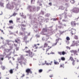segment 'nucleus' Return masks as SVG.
Returning a JSON list of instances; mask_svg holds the SVG:
<instances>
[{
  "label": "nucleus",
  "instance_id": "f257e3e1",
  "mask_svg": "<svg viewBox=\"0 0 79 79\" xmlns=\"http://www.w3.org/2000/svg\"><path fill=\"white\" fill-rule=\"evenodd\" d=\"M76 45H77H77H79V41L77 40L76 41H75V40H74L73 41V43L71 45L72 47H73L74 46H75Z\"/></svg>",
  "mask_w": 79,
  "mask_h": 79
},
{
  "label": "nucleus",
  "instance_id": "f03ea898",
  "mask_svg": "<svg viewBox=\"0 0 79 79\" xmlns=\"http://www.w3.org/2000/svg\"><path fill=\"white\" fill-rule=\"evenodd\" d=\"M21 26V28L22 29V31L23 32L25 31V30H26V28H25L26 26V25L24 24H21V25H19L18 26Z\"/></svg>",
  "mask_w": 79,
  "mask_h": 79
},
{
  "label": "nucleus",
  "instance_id": "7ed1b4c3",
  "mask_svg": "<svg viewBox=\"0 0 79 79\" xmlns=\"http://www.w3.org/2000/svg\"><path fill=\"white\" fill-rule=\"evenodd\" d=\"M73 12L75 13H78L79 12V8H74L73 10Z\"/></svg>",
  "mask_w": 79,
  "mask_h": 79
},
{
  "label": "nucleus",
  "instance_id": "20e7f679",
  "mask_svg": "<svg viewBox=\"0 0 79 79\" xmlns=\"http://www.w3.org/2000/svg\"><path fill=\"white\" fill-rule=\"evenodd\" d=\"M76 29L72 28L71 30H70V33L72 35H74L76 34Z\"/></svg>",
  "mask_w": 79,
  "mask_h": 79
},
{
  "label": "nucleus",
  "instance_id": "39448f33",
  "mask_svg": "<svg viewBox=\"0 0 79 79\" xmlns=\"http://www.w3.org/2000/svg\"><path fill=\"white\" fill-rule=\"evenodd\" d=\"M26 72L28 74H29V73H30L31 74H32V72L31 70V69H27L26 70Z\"/></svg>",
  "mask_w": 79,
  "mask_h": 79
},
{
  "label": "nucleus",
  "instance_id": "423d86ee",
  "mask_svg": "<svg viewBox=\"0 0 79 79\" xmlns=\"http://www.w3.org/2000/svg\"><path fill=\"white\" fill-rule=\"evenodd\" d=\"M37 45H40V44H34V45L32 46L33 48H35V49H38L39 47H38V46H37Z\"/></svg>",
  "mask_w": 79,
  "mask_h": 79
},
{
  "label": "nucleus",
  "instance_id": "0eeeda50",
  "mask_svg": "<svg viewBox=\"0 0 79 79\" xmlns=\"http://www.w3.org/2000/svg\"><path fill=\"white\" fill-rule=\"evenodd\" d=\"M71 53H73L74 55H78V54L77 53V51L76 50H72V51H71Z\"/></svg>",
  "mask_w": 79,
  "mask_h": 79
},
{
  "label": "nucleus",
  "instance_id": "6e6552de",
  "mask_svg": "<svg viewBox=\"0 0 79 79\" xmlns=\"http://www.w3.org/2000/svg\"><path fill=\"white\" fill-rule=\"evenodd\" d=\"M71 24L72 26L73 27L76 26V23H75V21H72L71 23Z\"/></svg>",
  "mask_w": 79,
  "mask_h": 79
},
{
  "label": "nucleus",
  "instance_id": "1a4fd4ad",
  "mask_svg": "<svg viewBox=\"0 0 79 79\" xmlns=\"http://www.w3.org/2000/svg\"><path fill=\"white\" fill-rule=\"evenodd\" d=\"M48 48L46 49V53H47V52H48V51L52 47L51 46H48Z\"/></svg>",
  "mask_w": 79,
  "mask_h": 79
},
{
  "label": "nucleus",
  "instance_id": "9d476101",
  "mask_svg": "<svg viewBox=\"0 0 79 79\" xmlns=\"http://www.w3.org/2000/svg\"><path fill=\"white\" fill-rule=\"evenodd\" d=\"M34 56V55L32 54V52H30L29 53V56H30V57H32Z\"/></svg>",
  "mask_w": 79,
  "mask_h": 79
},
{
  "label": "nucleus",
  "instance_id": "9b49d317",
  "mask_svg": "<svg viewBox=\"0 0 79 79\" xmlns=\"http://www.w3.org/2000/svg\"><path fill=\"white\" fill-rule=\"evenodd\" d=\"M48 44L47 43H45L44 44V48H46V47H48Z\"/></svg>",
  "mask_w": 79,
  "mask_h": 79
},
{
  "label": "nucleus",
  "instance_id": "f8f14e48",
  "mask_svg": "<svg viewBox=\"0 0 79 79\" xmlns=\"http://www.w3.org/2000/svg\"><path fill=\"white\" fill-rule=\"evenodd\" d=\"M53 63V61H51V63L49 64L48 63H47V62H46V61H45V64H46L47 65H52V63Z\"/></svg>",
  "mask_w": 79,
  "mask_h": 79
},
{
  "label": "nucleus",
  "instance_id": "ddd939ff",
  "mask_svg": "<svg viewBox=\"0 0 79 79\" xmlns=\"http://www.w3.org/2000/svg\"><path fill=\"white\" fill-rule=\"evenodd\" d=\"M6 43H7V44L8 45H11V44L10 43V41L9 40H6Z\"/></svg>",
  "mask_w": 79,
  "mask_h": 79
},
{
  "label": "nucleus",
  "instance_id": "4468645a",
  "mask_svg": "<svg viewBox=\"0 0 79 79\" xmlns=\"http://www.w3.org/2000/svg\"><path fill=\"white\" fill-rule=\"evenodd\" d=\"M54 64H56V65H58L59 64V62H57V61H56V60H54Z\"/></svg>",
  "mask_w": 79,
  "mask_h": 79
},
{
  "label": "nucleus",
  "instance_id": "2eb2a0df",
  "mask_svg": "<svg viewBox=\"0 0 79 79\" xmlns=\"http://www.w3.org/2000/svg\"><path fill=\"white\" fill-rule=\"evenodd\" d=\"M43 32H47V29L46 28H44L43 29Z\"/></svg>",
  "mask_w": 79,
  "mask_h": 79
},
{
  "label": "nucleus",
  "instance_id": "dca6fc26",
  "mask_svg": "<svg viewBox=\"0 0 79 79\" xmlns=\"http://www.w3.org/2000/svg\"><path fill=\"white\" fill-rule=\"evenodd\" d=\"M15 42L17 43H18V42H20V40L19 38H17L16 40H15Z\"/></svg>",
  "mask_w": 79,
  "mask_h": 79
},
{
  "label": "nucleus",
  "instance_id": "f3484780",
  "mask_svg": "<svg viewBox=\"0 0 79 79\" xmlns=\"http://www.w3.org/2000/svg\"><path fill=\"white\" fill-rule=\"evenodd\" d=\"M69 60H71V61H73V60H74V59L73 58V57L71 56H70V57Z\"/></svg>",
  "mask_w": 79,
  "mask_h": 79
},
{
  "label": "nucleus",
  "instance_id": "a211bd4d",
  "mask_svg": "<svg viewBox=\"0 0 79 79\" xmlns=\"http://www.w3.org/2000/svg\"><path fill=\"white\" fill-rule=\"evenodd\" d=\"M9 72L10 73V74H13V69H11L9 71Z\"/></svg>",
  "mask_w": 79,
  "mask_h": 79
},
{
  "label": "nucleus",
  "instance_id": "6ab92c4d",
  "mask_svg": "<svg viewBox=\"0 0 79 79\" xmlns=\"http://www.w3.org/2000/svg\"><path fill=\"white\" fill-rule=\"evenodd\" d=\"M59 8L61 10H64V7L63 6H61Z\"/></svg>",
  "mask_w": 79,
  "mask_h": 79
},
{
  "label": "nucleus",
  "instance_id": "aec40b11",
  "mask_svg": "<svg viewBox=\"0 0 79 79\" xmlns=\"http://www.w3.org/2000/svg\"><path fill=\"white\" fill-rule=\"evenodd\" d=\"M66 40H67V41H69V40H70V38L68 36L67 37H66Z\"/></svg>",
  "mask_w": 79,
  "mask_h": 79
},
{
  "label": "nucleus",
  "instance_id": "412c9836",
  "mask_svg": "<svg viewBox=\"0 0 79 79\" xmlns=\"http://www.w3.org/2000/svg\"><path fill=\"white\" fill-rule=\"evenodd\" d=\"M16 15H17V13L15 12L14 13H13L12 16H10V17H11L12 16H15Z\"/></svg>",
  "mask_w": 79,
  "mask_h": 79
},
{
  "label": "nucleus",
  "instance_id": "4be33fe9",
  "mask_svg": "<svg viewBox=\"0 0 79 79\" xmlns=\"http://www.w3.org/2000/svg\"><path fill=\"white\" fill-rule=\"evenodd\" d=\"M72 64L73 65V66H74V65H75V60H72Z\"/></svg>",
  "mask_w": 79,
  "mask_h": 79
},
{
  "label": "nucleus",
  "instance_id": "5701e85b",
  "mask_svg": "<svg viewBox=\"0 0 79 79\" xmlns=\"http://www.w3.org/2000/svg\"><path fill=\"white\" fill-rule=\"evenodd\" d=\"M61 60L62 61H64V60H65V58H64V57H61Z\"/></svg>",
  "mask_w": 79,
  "mask_h": 79
},
{
  "label": "nucleus",
  "instance_id": "b1692460",
  "mask_svg": "<svg viewBox=\"0 0 79 79\" xmlns=\"http://www.w3.org/2000/svg\"><path fill=\"white\" fill-rule=\"evenodd\" d=\"M74 38L76 40H78V36H77L76 35H75Z\"/></svg>",
  "mask_w": 79,
  "mask_h": 79
},
{
  "label": "nucleus",
  "instance_id": "393cba45",
  "mask_svg": "<svg viewBox=\"0 0 79 79\" xmlns=\"http://www.w3.org/2000/svg\"><path fill=\"white\" fill-rule=\"evenodd\" d=\"M70 2L71 3H72V4L74 3H75L74 0H71Z\"/></svg>",
  "mask_w": 79,
  "mask_h": 79
},
{
  "label": "nucleus",
  "instance_id": "a878e982",
  "mask_svg": "<svg viewBox=\"0 0 79 79\" xmlns=\"http://www.w3.org/2000/svg\"><path fill=\"white\" fill-rule=\"evenodd\" d=\"M26 53H29L30 52H31V50H29L28 51H25Z\"/></svg>",
  "mask_w": 79,
  "mask_h": 79
},
{
  "label": "nucleus",
  "instance_id": "bb28decb",
  "mask_svg": "<svg viewBox=\"0 0 79 79\" xmlns=\"http://www.w3.org/2000/svg\"><path fill=\"white\" fill-rule=\"evenodd\" d=\"M43 71V70H42V69H40L39 70V72L40 73H42Z\"/></svg>",
  "mask_w": 79,
  "mask_h": 79
},
{
  "label": "nucleus",
  "instance_id": "cd10ccee",
  "mask_svg": "<svg viewBox=\"0 0 79 79\" xmlns=\"http://www.w3.org/2000/svg\"><path fill=\"white\" fill-rule=\"evenodd\" d=\"M52 19L53 20V21H56L58 20V19H57V18L55 19L54 18Z\"/></svg>",
  "mask_w": 79,
  "mask_h": 79
},
{
  "label": "nucleus",
  "instance_id": "c85d7f7f",
  "mask_svg": "<svg viewBox=\"0 0 79 79\" xmlns=\"http://www.w3.org/2000/svg\"><path fill=\"white\" fill-rule=\"evenodd\" d=\"M65 54H66V53L65 52H64V51H63L62 52V55H64Z\"/></svg>",
  "mask_w": 79,
  "mask_h": 79
},
{
  "label": "nucleus",
  "instance_id": "c756f323",
  "mask_svg": "<svg viewBox=\"0 0 79 79\" xmlns=\"http://www.w3.org/2000/svg\"><path fill=\"white\" fill-rule=\"evenodd\" d=\"M9 22L10 23H12V24H13V21L12 20H9Z\"/></svg>",
  "mask_w": 79,
  "mask_h": 79
},
{
  "label": "nucleus",
  "instance_id": "7c9ffc66",
  "mask_svg": "<svg viewBox=\"0 0 79 79\" xmlns=\"http://www.w3.org/2000/svg\"><path fill=\"white\" fill-rule=\"evenodd\" d=\"M1 5L2 6H3V3L2 2H0V6Z\"/></svg>",
  "mask_w": 79,
  "mask_h": 79
},
{
  "label": "nucleus",
  "instance_id": "2f4dec72",
  "mask_svg": "<svg viewBox=\"0 0 79 79\" xmlns=\"http://www.w3.org/2000/svg\"><path fill=\"white\" fill-rule=\"evenodd\" d=\"M64 67V64H61L60 65V68H63Z\"/></svg>",
  "mask_w": 79,
  "mask_h": 79
},
{
  "label": "nucleus",
  "instance_id": "473e14b6",
  "mask_svg": "<svg viewBox=\"0 0 79 79\" xmlns=\"http://www.w3.org/2000/svg\"><path fill=\"white\" fill-rule=\"evenodd\" d=\"M10 50H11V49H6V51L7 52H10Z\"/></svg>",
  "mask_w": 79,
  "mask_h": 79
},
{
  "label": "nucleus",
  "instance_id": "72a5a7b5",
  "mask_svg": "<svg viewBox=\"0 0 79 79\" xmlns=\"http://www.w3.org/2000/svg\"><path fill=\"white\" fill-rule=\"evenodd\" d=\"M54 53H55L54 52H50V53H48V55H50L51 54H54Z\"/></svg>",
  "mask_w": 79,
  "mask_h": 79
},
{
  "label": "nucleus",
  "instance_id": "f704fd0d",
  "mask_svg": "<svg viewBox=\"0 0 79 79\" xmlns=\"http://www.w3.org/2000/svg\"><path fill=\"white\" fill-rule=\"evenodd\" d=\"M20 35H23V32H20L19 33Z\"/></svg>",
  "mask_w": 79,
  "mask_h": 79
},
{
  "label": "nucleus",
  "instance_id": "c9c22d12",
  "mask_svg": "<svg viewBox=\"0 0 79 79\" xmlns=\"http://www.w3.org/2000/svg\"><path fill=\"white\" fill-rule=\"evenodd\" d=\"M58 53L60 55H62V52H58Z\"/></svg>",
  "mask_w": 79,
  "mask_h": 79
},
{
  "label": "nucleus",
  "instance_id": "e433bc0d",
  "mask_svg": "<svg viewBox=\"0 0 79 79\" xmlns=\"http://www.w3.org/2000/svg\"><path fill=\"white\" fill-rule=\"evenodd\" d=\"M57 42H56V43L53 44L52 45V46H55V45H56V44H57Z\"/></svg>",
  "mask_w": 79,
  "mask_h": 79
},
{
  "label": "nucleus",
  "instance_id": "4c0bfd02",
  "mask_svg": "<svg viewBox=\"0 0 79 79\" xmlns=\"http://www.w3.org/2000/svg\"><path fill=\"white\" fill-rule=\"evenodd\" d=\"M28 48V47H27V46H26L25 48V49L24 50H27V49Z\"/></svg>",
  "mask_w": 79,
  "mask_h": 79
},
{
  "label": "nucleus",
  "instance_id": "58836bf2",
  "mask_svg": "<svg viewBox=\"0 0 79 79\" xmlns=\"http://www.w3.org/2000/svg\"><path fill=\"white\" fill-rule=\"evenodd\" d=\"M9 28H10V29H13V27L12 26L9 27Z\"/></svg>",
  "mask_w": 79,
  "mask_h": 79
},
{
  "label": "nucleus",
  "instance_id": "ea45409f",
  "mask_svg": "<svg viewBox=\"0 0 79 79\" xmlns=\"http://www.w3.org/2000/svg\"><path fill=\"white\" fill-rule=\"evenodd\" d=\"M1 67V68L2 69H5V67H4L3 66H2Z\"/></svg>",
  "mask_w": 79,
  "mask_h": 79
},
{
  "label": "nucleus",
  "instance_id": "a19ab883",
  "mask_svg": "<svg viewBox=\"0 0 79 79\" xmlns=\"http://www.w3.org/2000/svg\"><path fill=\"white\" fill-rule=\"evenodd\" d=\"M24 39V40H26V39H27V37H26V36H25Z\"/></svg>",
  "mask_w": 79,
  "mask_h": 79
},
{
  "label": "nucleus",
  "instance_id": "79ce46f5",
  "mask_svg": "<svg viewBox=\"0 0 79 79\" xmlns=\"http://www.w3.org/2000/svg\"><path fill=\"white\" fill-rule=\"evenodd\" d=\"M3 14V13L2 12V11H0V15H2Z\"/></svg>",
  "mask_w": 79,
  "mask_h": 79
},
{
  "label": "nucleus",
  "instance_id": "37998d69",
  "mask_svg": "<svg viewBox=\"0 0 79 79\" xmlns=\"http://www.w3.org/2000/svg\"><path fill=\"white\" fill-rule=\"evenodd\" d=\"M20 20V18H18L17 19V21H19Z\"/></svg>",
  "mask_w": 79,
  "mask_h": 79
},
{
  "label": "nucleus",
  "instance_id": "c03bdc74",
  "mask_svg": "<svg viewBox=\"0 0 79 79\" xmlns=\"http://www.w3.org/2000/svg\"><path fill=\"white\" fill-rule=\"evenodd\" d=\"M0 75H1V73H0ZM2 78V77L0 75V79H1Z\"/></svg>",
  "mask_w": 79,
  "mask_h": 79
},
{
  "label": "nucleus",
  "instance_id": "a18cd8bd",
  "mask_svg": "<svg viewBox=\"0 0 79 79\" xmlns=\"http://www.w3.org/2000/svg\"><path fill=\"white\" fill-rule=\"evenodd\" d=\"M16 49L17 51L19 50V47H16Z\"/></svg>",
  "mask_w": 79,
  "mask_h": 79
},
{
  "label": "nucleus",
  "instance_id": "49530a36",
  "mask_svg": "<svg viewBox=\"0 0 79 79\" xmlns=\"http://www.w3.org/2000/svg\"><path fill=\"white\" fill-rule=\"evenodd\" d=\"M49 5L50 6H52V3L51 2H50L49 3Z\"/></svg>",
  "mask_w": 79,
  "mask_h": 79
},
{
  "label": "nucleus",
  "instance_id": "de8ad7c7",
  "mask_svg": "<svg viewBox=\"0 0 79 79\" xmlns=\"http://www.w3.org/2000/svg\"><path fill=\"white\" fill-rule=\"evenodd\" d=\"M59 28L60 29H61V28H62V27H61V26H59Z\"/></svg>",
  "mask_w": 79,
  "mask_h": 79
},
{
  "label": "nucleus",
  "instance_id": "09e8293b",
  "mask_svg": "<svg viewBox=\"0 0 79 79\" xmlns=\"http://www.w3.org/2000/svg\"><path fill=\"white\" fill-rule=\"evenodd\" d=\"M4 59L3 57L2 58H1V60H2V61H3V60Z\"/></svg>",
  "mask_w": 79,
  "mask_h": 79
},
{
  "label": "nucleus",
  "instance_id": "8fccbe9b",
  "mask_svg": "<svg viewBox=\"0 0 79 79\" xmlns=\"http://www.w3.org/2000/svg\"><path fill=\"white\" fill-rule=\"evenodd\" d=\"M14 45L15 46V47H17V46L18 45L16 44H14Z\"/></svg>",
  "mask_w": 79,
  "mask_h": 79
},
{
  "label": "nucleus",
  "instance_id": "3c124183",
  "mask_svg": "<svg viewBox=\"0 0 79 79\" xmlns=\"http://www.w3.org/2000/svg\"><path fill=\"white\" fill-rule=\"evenodd\" d=\"M28 8H29V9H30V8H31V6H28Z\"/></svg>",
  "mask_w": 79,
  "mask_h": 79
},
{
  "label": "nucleus",
  "instance_id": "603ef678",
  "mask_svg": "<svg viewBox=\"0 0 79 79\" xmlns=\"http://www.w3.org/2000/svg\"><path fill=\"white\" fill-rule=\"evenodd\" d=\"M1 31L2 32H3V34H4V32H3V30H1Z\"/></svg>",
  "mask_w": 79,
  "mask_h": 79
},
{
  "label": "nucleus",
  "instance_id": "864d4df0",
  "mask_svg": "<svg viewBox=\"0 0 79 79\" xmlns=\"http://www.w3.org/2000/svg\"><path fill=\"white\" fill-rule=\"evenodd\" d=\"M24 74H23V75H22V77H24Z\"/></svg>",
  "mask_w": 79,
  "mask_h": 79
},
{
  "label": "nucleus",
  "instance_id": "5fc2aeb1",
  "mask_svg": "<svg viewBox=\"0 0 79 79\" xmlns=\"http://www.w3.org/2000/svg\"><path fill=\"white\" fill-rule=\"evenodd\" d=\"M10 48H13V46H10Z\"/></svg>",
  "mask_w": 79,
  "mask_h": 79
},
{
  "label": "nucleus",
  "instance_id": "6e6d98bb",
  "mask_svg": "<svg viewBox=\"0 0 79 79\" xmlns=\"http://www.w3.org/2000/svg\"><path fill=\"white\" fill-rule=\"evenodd\" d=\"M49 77H53V75H50L49 76Z\"/></svg>",
  "mask_w": 79,
  "mask_h": 79
},
{
  "label": "nucleus",
  "instance_id": "4d7b16f0",
  "mask_svg": "<svg viewBox=\"0 0 79 79\" xmlns=\"http://www.w3.org/2000/svg\"><path fill=\"white\" fill-rule=\"evenodd\" d=\"M42 50H44V51L45 50V48H42Z\"/></svg>",
  "mask_w": 79,
  "mask_h": 79
},
{
  "label": "nucleus",
  "instance_id": "13d9d810",
  "mask_svg": "<svg viewBox=\"0 0 79 79\" xmlns=\"http://www.w3.org/2000/svg\"><path fill=\"white\" fill-rule=\"evenodd\" d=\"M61 59H59V62H61Z\"/></svg>",
  "mask_w": 79,
  "mask_h": 79
},
{
  "label": "nucleus",
  "instance_id": "bf43d9fd",
  "mask_svg": "<svg viewBox=\"0 0 79 79\" xmlns=\"http://www.w3.org/2000/svg\"><path fill=\"white\" fill-rule=\"evenodd\" d=\"M58 40H59L58 39H56V42H58Z\"/></svg>",
  "mask_w": 79,
  "mask_h": 79
},
{
  "label": "nucleus",
  "instance_id": "052dcab7",
  "mask_svg": "<svg viewBox=\"0 0 79 79\" xmlns=\"http://www.w3.org/2000/svg\"><path fill=\"white\" fill-rule=\"evenodd\" d=\"M16 69H18V66H17L16 67Z\"/></svg>",
  "mask_w": 79,
  "mask_h": 79
},
{
  "label": "nucleus",
  "instance_id": "680f3d73",
  "mask_svg": "<svg viewBox=\"0 0 79 79\" xmlns=\"http://www.w3.org/2000/svg\"><path fill=\"white\" fill-rule=\"evenodd\" d=\"M48 43H50V41H48Z\"/></svg>",
  "mask_w": 79,
  "mask_h": 79
},
{
  "label": "nucleus",
  "instance_id": "e2e57ef3",
  "mask_svg": "<svg viewBox=\"0 0 79 79\" xmlns=\"http://www.w3.org/2000/svg\"><path fill=\"white\" fill-rule=\"evenodd\" d=\"M77 62H79V60H77Z\"/></svg>",
  "mask_w": 79,
  "mask_h": 79
},
{
  "label": "nucleus",
  "instance_id": "0e129e2a",
  "mask_svg": "<svg viewBox=\"0 0 79 79\" xmlns=\"http://www.w3.org/2000/svg\"><path fill=\"white\" fill-rule=\"evenodd\" d=\"M37 52V50H35V51H34V52Z\"/></svg>",
  "mask_w": 79,
  "mask_h": 79
},
{
  "label": "nucleus",
  "instance_id": "69168bd1",
  "mask_svg": "<svg viewBox=\"0 0 79 79\" xmlns=\"http://www.w3.org/2000/svg\"><path fill=\"white\" fill-rule=\"evenodd\" d=\"M6 79H9V78H8V77H6Z\"/></svg>",
  "mask_w": 79,
  "mask_h": 79
},
{
  "label": "nucleus",
  "instance_id": "338daca9",
  "mask_svg": "<svg viewBox=\"0 0 79 79\" xmlns=\"http://www.w3.org/2000/svg\"><path fill=\"white\" fill-rule=\"evenodd\" d=\"M60 19H62V18L60 17Z\"/></svg>",
  "mask_w": 79,
  "mask_h": 79
},
{
  "label": "nucleus",
  "instance_id": "774afa93",
  "mask_svg": "<svg viewBox=\"0 0 79 79\" xmlns=\"http://www.w3.org/2000/svg\"><path fill=\"white\" fill-rule=\"evenodd\" d=\"M62 21H65V20H63Z\"/></svg>",
  "mask_w": 79,
  "mask_h": 79
}]
</instances>
